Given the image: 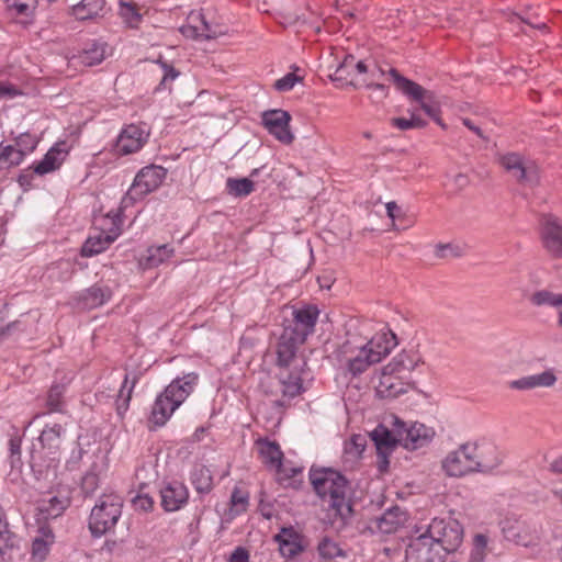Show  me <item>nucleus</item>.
Wrapping results in <instances>:
<instances>
[{
    "mask_svg": "<svg viewBox=\"0 0 562 562\" xmlns=\"http://www.w3.org/2000/svg\"><path fill=\"white\" fill-rule=\"evenodd\" d=\"M304 341L290 328H283L280 335L277 345V359L280 368L279 384L282 397L273 401L276 406H288L292 398L304 391L303 380L307 375L306 361L296 357L297 349Z\"/></svg>",
    "mask_w": 562,
    "mask_h": 562,
    "instance_id": "obj_1",
    "label": "nucleus"
},
{
    "mask_svg": "<svg viewBox=\"0 0 562 562\" xmlns=\"http://www.w3.org/2000/svg\"><path fill=\"white\" fill-rule=\"evenodd\" d=\"M308 476L316 495L328 504L333 516L347 524L353 514L351 487L347 477L331 468H312Z\"/></svg>",
    "mask_w": 562,
    "mask_h": 562,
    "instance_id": "obj_2",
    "label": "nucleus"
},
{
    "mask_svg": "<svg viewBox=\"0 0 562 562\" xmlns=\"http://www.w3.org/2000/svg\"><path fill=\"white\" fill-rule=\"evenodd\" d=\"M65 429L59 424L46 426L31 451V468L38 477L56 479Z\"/></svg>",
    "mask_w": 562,
    "mask_h": 562,
    "instance_id": "obj_3",
    "label": "nucleus"
},
{
    "mask_svg": "<svg viewBox=\"0 0 562 562\" xmlns=\"http://www.w3.org/2000/svg\"><path fill=\"white\" fill-rule=\"evenodd\" d=\"M198 374L194 372L175 379L165 391L157 396L150 414V420L156 426H164L172 413L193 392L198 383Z\"/></svg>",
    "mask_w": 562,
    "mask_h": 562,
    "instance_id": "obj_4",
    "label": "nucleus"
},
{
    "mask_svg": "<svg viewBox=\"0 0 562 562\" xmlns=\"http://www.w3.org/2000/svg\"><path fill=\"white\" fill-rule=\"evenodd\" d=\"M122 498L116 494H104L91 509L89 529L93 537H101L110 531L122 514Z\"/></svg>",
    "mask_w": 562,
    "mask_h": 562,
    "instance_id": "obj_5",
    "label": "nucleus"
},
{
    "mask_svg": "<svg viewBox=\"0 0 562 562\" xmlns=\"http://www.w3.org/2000/svg\"><path fill=\"white\" fill-rule=\"evenodd\" d=\"M389 75L393 79L396 88L401 90L409 99L419 103L422 110L439 125L443 126L440 121V103L434 91L423 88L413 80L403 77L395 68L389 70Z\"/></svg>",
    "mask_w": 562,
    "mask_h": 562,
    "instance_id": "obj_6",
    "label": "nucleus"
},
{
    "mask_svg": "<svg viewBox=\"0 0 562 562\" xmlns=\"http://www.w3.org/2000/svg\"><path fill=\"white\" fill-rule=\"evenodd\" d=\"M167 177V169L157 166L149 165L142 168L132 183L130 190L123 199L125 206L134 203L137 200L143 199L148 193L157 190Z\"/></svg>",
    "mask_w": 562,
    "mask_h": 562,
    "instance_id": "obj_7",
    "label": "nucleus"
},
{
    "mask_svg": "<svg viewBox=\"0 0 562 562\" xmlns=\"http://www.w3.org/2000/svg\"><path fill=\"white\" fill-rule=\"evenodd\" d=\"M425 532L440 544L448 555L456 552L463 540V528L452 518H434Z\"/></svg>",
    "mask_w": 562,
    "mask_h": 562,
    "instance_id": "obj_8",
    "label": "nucleus"
},
{
    "mask_svg": "<svg viewBox=\"0 0 562 562\" xmlns=\"http://www.w3.org/2000/svg\"><path fill=\"white\" fill-rule=\"evenodd\" d=\"M445 549L426 532L411 540L405 551L406 562H447Z\"/></svg>",
    "mask_w": 562,
    "mask_h": 562,
    "instance_id": "obj_9",
    "label": "nucleus"
},
{
    "mask_svg": "<svg viewBox=\"0 0 562 562\" xmlns=\"http://www.w3.org/2000/svg\"><path fill=\"white\" fill-rule=\"evenodd\" d=\"M101 231L91 234L82 246L81 255L83 257H91L105 250L120 235L121 220L119 215H108L103 218Z\"/></svg>",
    "mask_w": 562,
    "mask_h": 562,
    "instance_id": "obj_10",
    "label": "nucleus"
},
{
    "mask_svg": "<svg viewBox=\"0 0 562 562\" xmlns=\"http://www.w3.org/2000/svg\"><path fill=\"white\" fill-rule=\"evenodd\" d=\"M387 353V347H382L380 344H375L374 340H370L359 347L356 355L346 358L347 371L355 378L359 376L370 366L380 362Z\"/></svg>",
    "mask_w": 562,
    "mask_h": 562,
    "instance_id": "obj_11",
    "label": "nucleus"
},
{
    "mask_svg": "<svg viewBox=\"0 0 562 562\" xmlns=\"http://www.w3.org/2000/svg\"><path fill=\"white\" fill-rule=\"evenodd\" d=\"M394 432L398 437V442L408 450H416L429 443L435 436L432 428L424 424L414 423L407 427L406 423L394 417Z\"/></svg>",
    "mask_w": 562,
    "mask_h": 562,
    "instance_id": "obj_12",
    "label": "nucleus"
},
{
    "mask_svg": "<svg viewBox=\"0 0 562 562\" xmlns=\"http://www.w3.org/2000/svg\"><path fill=\"white\" fill-rule=\"evenodd\" d=\"M501 166L513 175L520 183L536 186L539 183V171L536 165L526 162L519 154L507 153L498 156Z\"/></svg>",
    "mask_w": 562,
    "mask_h": 562,
    "instance_id": "obj_13",
    "label": "nucleus"
},
{
    "mask_svg": "<svg viewBox=\"0 0 562 562\" xmlns=\"http://www.w3.org/2000/svg\"><path fill=\"white\" fill-rule=\"evenodd\" d=\"M188 21L189 23L180 29L187 38L209 41L227 34L226 27L209 23L202 13H190Z\"/></svg>",
    "mask_w": 562,
    "mask_h": 562,
    "instance_id": "obj_14",
    "label": "nucleus"
},
{
    "mask_svg": "<svg viewBox=\"0 0 562 562\" xmlns=\"http://www.w3.org/2000/svg\"><path fill=\"white\" fill-rule=\"evenodd\" d=\"M540 226L546 250L554 258H562V221L552 214H543Z\"/></svg>",
    "mask_w": 562,
    "mask_h": 562,
    "instance_id": "obj_15",
    "label": "nucleus"
},
{
    "mask_svg": "<svg viewBox=\"0 0 562 562\" xmlns=\"http://www.w3.org/2000/svg\"><path fill=\"white\" fill-rule=\"evenodd\" d=\"M403 379L404 375L391 372L384 366L379 373V381L375 385L376 395L381 398H396L401 394L407 393L414 383L405 382Z\"/></svg>",
    "mask_w": 562,
    "mask_h": 562,
    "instance_id": "obj_16",
    "label": "nucleus"
},
{
    "mask_svg": "<svg viewBox=\"0 0 562 562\" xmlns=\"http://www.w3.org/2000/svg\"><path fill=\"white\" fill-rule=\"evenodd\" d=\"M262 122L268 132L283 144H291L294 139L290 131L291 115L283 110H270L263 113Z\"/></svg>",
    "mask_w": 562,
    "mask_h": 562,
    "instance_id": "obj_17",
    "label": "nucleus"
},
{
    "mask_svg": "<svg viewBox=\"0 0 562 562\" xmlns=\"http://www.w3.org/2000/svg\"><path fill=\"white\" fill-rule=\"evenodd\" d=\"M70 490L67 486H59L56 494L48 492L38 505V513L42 519H55L70 506Z\"/></svg>",
    "mask_w": 562,
    "mask_h": 562,
    "instance_id": "obj_18",
    "label": "nucleus"
},
{
    "mask_svg": "<svg viewBox=\"0 0 562 562\" xmlns=\"http://www.w3.org/2000/svg\"><path fill=\"white\" fill-rule=\"evenodd\" d=\"M471 450H475L476 472L490 473L502 463V453L493 442H474V447H470Z\"/></svg>",
    "mask_w": 562,
    "mask_h": 562,
    "instance_id": "obj_19",
    "label": "nucleus"
},
{
    "mask_svg": "<svg viewBox=\"0 0 562 562\" xmlns=\"http://www.w3.org/2000/svg\"><path fill=\"white\" fill-rule=\"evenodd\" d=\"M318 315V308L313 305L294 310L292 324L284 328H290L295 335L306 340L307 336L314 331Z\"/></svg>",
    "mask_w": 562,
    "mask_h": 562,
    "instance_id": "obj_20",
    "label": "nucleus"
},
{
    "mask_svg": "<svg viewBox=\"0 0 562 562\" xmlns=\"http://www.w3.org/2000/svg\"><path fill=\"white\" fill-rule=\"evenodd\" d=\"M161 506L166 512L180 509L188 502L187 486L181 482H170L160 490Z\"/></svg>",
    "mask_w": 562,
    "mask_h": 562,
    "instance_id": "obj_21",
    "label": "nucleus"
},
{
    "mask_svg": "<svg viewBox=\"0 0 562 562\" xmlns=\"http://www.w3.org/2000/svg\"><path fill=\"white\" fill-rule=\"evenodd\" d=\"M146 140L145 132L137 125L126 126L116 140V150L123 155H128L142 148Z\"/></svg>",
    "mask_w": 562,
    "mask_h": 562,
    "instance_id": "obj_22",
    "label": "nucleus"
},
{
    "mask_svg": "<svg viewBox=\"0 0 562 562\" xmlns=\"http://www.w3.org/2000/svg\"><path fill=\"white\" fill-rule=\"evenodd\" d=\"M105 471V461L101 456H95L90 468L85 472L81 479V493L85 497H90L99 488L102 474Z\"/></svg>",
    "mask_w": 562,
    "mask_h": 562,
    "instance_id": "obj_23",
    "label": "nucleus"
},
{
    "mask_svg": "<svg viewBox=\"0 0 562 562\" xmlns=\"http://www.w3.org/2000/svg\"><path fill=\"white\" fill-rule=\"evenodd\" d=\"M105 47L106 45L104 43L92 41L80 52L74 54L70 58V63L75 66L85 67L99 65L105 58Z\"/></svg>",
    "mask_w": 562,
    "mask_h": 562,
    "instance_id": "obj_24",
    "label": "nucleus"
},
{
    "mask_svg": "<svg viewBox=\"0 0 562 562\" xmlns=\"http://www.w3.org/2000/svg\"><path fill=\"white\" fill-rule=\"evenodd\" d=\"M424 363L423 357L415 348L405 349L397 353L385 367L391 372L402 375L412 372L416 367Z\"/></svg>",
    "mask_w": 562,
    "mask_h": 562,
    "instance_id": "obj_25",
    "label": "nucleus"
},
{
    "mask_svg": "<svg viewBox=\"0 0 562 562\" xmlns=\"http://www.w3.org/2000/svg\"><path fill=\"white\" fill-rule=\"evenodd\" d=\"M367 440L361 435H353L344 445L342 463L346 469L352 470L358 464L366 449Z\"/></svg>",
    "mask_w": 562,
    "mask_h": 562,
    "instance_id": "obj_26",
    "label": "nucleus"
},
{
    "mask_svg": "<svg viewBox=\"0 0 562 562\" xmlns=\"http://www.w3.org/2000/svg\"><path fill=\"white\" fill-rule=\"evenodd\" d=\"M406 521V513L400 506L386 509L375 519L376 528L383 533L395 532Z\"/></svg>",
    "mask_w": 562,
    "mask_h": 562,
    "instance_id": "obj_27",
    "label": "nucleus"
},
{
    "mask_svg": "<svg viewBox=\"0 0 562 562\" xmlns=\"http://www.w3.org/2000/svg\"><path fill=\"white\" fill-rule=\"evenodd\" d=\"M55 541V536L48 525L38 527L37 535L33 539L32 554L40 562L43 561L49 552L50 546Z\"/></svg>",
    "mask_w": 562,
    "mask_h": 562,
    "instance_id": "obj_28",
    "label": "nucleus"
},
{
    "mask_svg": "<svg viewBox=\"0 0 562 562\" xmlns=\"http://www.w3.org/2000/svg\"><path fill=\"white\" fill-rule=\"evenodd\" d=\"M276 540L279 543L280 553L285 558H293L303 550L299 536L291 528H283L276 536Z\"/></svg>",
    "mask_w": 562,
    "mask_h": 562,
    "instance_id": "obj_29",
    "label": "nucleus"
},
{
    "mask_svg": "<svg viewBox=\"0 0 562 562\" xmlns=\"http://www.w3.org/2000/svg\"><path fill=\"white\" fill-rule=\"evenodd\" d=\"M371 439L375 445L376 452H392L397 443H400L394 429L389 430L383 426H378L371 432Z\"/></svg>",
    "mask_w": 562,
    "mask_h": 562,
    "instance_id": "obj_30",
    "label": "nucleus"
},
{
    "mask_svg": "<svg viewBox=\"0 0 562 562\" xmlns=\"http://www.w3.org/2000/svg\"><path fill=\"white\" fill-rule=\"evenodd\" d=\"M258 445L259 453L263 463L280 471L283 459V452L281 451L280 446L274 441L268 440H260Z\"/></svg>",
    "mask_w": 562,
    "mask_h": 562,
    "instance_id": "obj_31",
    "label": "nucleus"
},
{
    "mask_svg": "<svg viewBox=\"0 0 562 562\" xmlns=\"http://www.w3.org/2000/svg\"><path fill=\"white\" fill-rule=\"evenodd\" d=\"M104 0H81L71 9L72 15L80 21L94 19L104 9Z\"/></svg>",
    "mask_w": 562,
    "mask_h": 562,
    "instance_id": "obj_32",
    "label": "nucleus"
},
{
    "mask_svg": "<svg viewBox=\"0 0 562 562\" xmlns=\"http://www.w3.org/2000/svg\"><path fill=\"white\" fill-rule=\"evenodd\" d=\"M111 297V290L93 285L80 294V301L86 308H95L104 304Z\"/></svg>",
    "mask_w": 562,
    "mask_h": 562,
    "instance_id": "obj_33",
    "label": "nucleus"
},
{
    "mask_svg": "<svg viewBox=\"0 0 562 562\" xmlns=\"http://www.w3.org/2000/svg\"><path fill=\"white\" fill-rule=\"evenodd\" d=\"M442 468L450 476H463L469 473V468L459 450L450 452L442 462Z\"/></svg>",
    "mask_w": 562,
    "mask_h": 562,
    "instance_id": "obj_34",
    "label": "nucleus"
},
{
    "mask_svg": "<svg viewBox=\"0 0 562 562\" xmlns=\"http://www.w3.org/2000/svg\"><path fill=\"white\" fill-rule=\"evenodd\" d=\"M191 482L198 493H209L213 486L211 471L205 465H196L191 474Z\"/></svg>",
    "mask_w": 562,
    "mask_h": 562,
    "instance_id": "obj_35",
    "label": "nucleus"
},
{
    "mask_svg": "<svg viewBox=\"0 0 562 562\" xmlns=\"http://www.w3.org/2000/svg\"><path fill=\"white\" fill-rule=\"evenodd\" d=\"M138 381V376L135 374L130 383V375L126 374L116 398V412L120 416H123L128 409L130 402L132 398L133 390Z\"/></svg>",
    "mask_w": 562,
    "mask_h": 562,
    "instance_id": "obj_36",
    "label": "nucleus"
},
{
    "mask_svg": "<svg viewBox=\"0 0 562 562\" xmlns=\"http://www.w3.org/2000/svg\"><path fill=\"white\" fill-rule=\"evenodd\" d=\"M492 552L490 537L484 533H476L473 537L470 562H484L487 554Z\"/></svg>",
    "mask_w": 562,
    "mask_h": 562,
    "instance_id": "obj_37",
    "label": "nucleus"
},
{
    "mask_svg": "<svg viewBox=\"0 0 562 562\" xmlns=\"http://www.w3.org/2000/svg\"><path fill=\"white\" fill-rule=\"evenodd\" d=\"M529 301L537 307L550 306L559 308L562 306V293H554L549 290H538L530 295Z\"/></svg>",
    "mask_w": 562,
    "mask_h": 562,
    "instance_id": "obj_38",
    "label": "nucleus"
},
{
    "mask_svg": "<svg viewBox=\"0 0 562 562\" xmlns=\"http://www.w3.org/2000/svg\"><path fill=\"white\" fill-rule=\"evenodd\" d=\"M61 153L63 150L56 147L50 148L44 158L34 166L33 171L41 176L54 171L60 165V161L57 159V155Z\"/></svg>",
    "mask_w": 562,
    "mask_h": 562,
    "instance_id": "obj_39",
    "label": "nucleus"
},
{
    "mask_svg": "<svg viewBox=\"0 0 562 562\" xmlns=\"http://www.w3.org/2000/svg\"><path fill=\"white\" fill-rule=\"evenodd\" d=\"M226 189L231 195L247 196L254 191L255 184L248 178H228L226 180Z\"/></svg>",
    "mask_w": 562,
    "mask_h": 562,
    "instance_id": "obj_40",
    "label": "nucleus"
},
{
    "mask_svg": "<svg viewBox=\"0 0 562 562\" xmlns=\"http://www.w3.org/2000/svg\"><path fill=\"white\" fill-rule=\"evenodd\" d=\"M119 14L130 27H137L142 20V15L136 5L125 2L124 0L120 1Z\"/></svg>",
    "mask_w": 562,
    "mask_h": 562,
    "instance_id": "obj_41",
    "label": "nucleus"
},
{
    "mask_svg": "<svg viewBox=\"0 0 562 562\" xmlns=\"http://www.w3.org/2000/svg\"><path fill=\"white\" fill-rule=\"evenodd\" d=\"M65 393V385L64 384H54L50 386L47 400H46V407L48 408V412H61L63 411V396Z\"/></svg>",
    "mask_w": 562,
    "mask_h": 562,
    "instance_id": "obj_42",
    "label": "nucleus"
},
{
    "mask_svg": "<svg viewBox=\"0 0 562 562\" xmlns=\"http://www.w3.org/2000/svg\"><path fill=\"white\" fill-rule=\"evenodd\" d=\"M318 553L322 558L331 560L337 557H345L342 549L331 539L325 537L318 543Z\"/></svg>",
    "mask_w": 562,
    "mask_h": 562,
    "instance_id": "obj_43",
    "label": "nucleus"
},
{
    "mask_svg": "<svg viewBox=\"0 0 562 562\" xmlns=\"http://www.w3.org/2000/svg\"><path fill=\"white\" fill-rule=\"evenodd\" d=\"M391 124L401 131H406L412 128H423L427 125V122L413 112L409 119L393 117L391 120Z\"/></svg>",
    "mask_w": 562,
    "mask_h": 562,
    "instance_id": "obj_44",
    "label": "nucleus"
},
{
    "mask_svg": "<svg viewBox=\"0 0 562 562\" xmlns=\"http://www.w3.org/2000/svg\"><path fill=\"white\" fill-rule=\"evenodd\" d=\"M504 536L507 540L515 542L516 544L527 546L529 538L527 533L522 532L520 524L505 525L503 527Z\"/></svg>",
    "mask_w": 562,
    "mask_h": 562,
    "instance_id": "obj_45",
    "label": "nucleus"
},
{
    "mask_svg": "<svg viewBox=\"0 0 562 562\" xmlns=\"http://www.w3.org/2000/svg\"><path fill=\"white\" fill-rule=\"evenodd\" d=\"M535 387H552L557 383V375L553 369H548L541 373L530 375Z\"/></svg>",
    "mask_w": 562,
    "mask_h": 562,
    "instance_id": "obj_46",
    "label": "nucleus"
},
{
    "mask_svg": "<svg viewBox=\"0 0 562 562\" xmlns=\"http://www.w3.org/2000/svg\"><path fill=\"white\" fill-rule=\"evenodd\" d=\"M161 66L165 70L164 76L159 82V85L156 87L155 91H162V90H171L169 83L173 81L178 76L179 71H177L172 66L168 65L167 63H161Z\"/></svg>",
    "mask_w": 562,
    "mask_h": 562,
    "instance_id": "obj_47",
    "label": "nucleus"
},
{
    "mask_svg": "<svg viewBox=\"0 0 562 562\" xmlns=\"http://www.w3.org/2000/svg\"><path fill=\"white\" fill-rule=\"evenodd\" d=\"M232 509L235 510L236 514L243 513L246 510L248 505V495L243 491L235 488L231 496Z\"/></svg>",
    "mask_w": 562,
    "mask_h": 562,
    "instance_id": "obj_48",
    "label": "nucleus"
},
{
    "mask_svg": "<svg viewBox=\"0 0 562 562\" xmlns=\"http://www.w3.org/2000/svg\"><path fill=\"white\" fill-rule=\"evenodd\" d=\"M302 78L293 72L286 74L284 77L278 79L273 87L279 92H285L293 89L296 82L301 81Z\"/></svg>",
    "mask_w": 562,
    "mask_h": 562,
    "instance_id": "obj_49",
    "label": "nucleus"
},
{
    "mask_svg": "<svg viewBox=\"0 0 562 562\" xmlns=\"http://www.w3.org/2000/svg\"><path fill=\"white\" fill-rule=\"evenodd\" d=\"M470 447H474V442H467L464 445H461L460 448L458 449L469 468V473L476 472V457L474 456L475 450L470 451Z\"/></svg>",
    "mask_w": 562,
    "mask_h": 562,
    "instance_id": "obj_50",
    "label": "nucleus"
},
{
    "mask_svg": "<svg viewBox=\"0 0 562 562\" xmlns=\"http://www.w3.org/2000/svg\"><path fill=\"white\" fill-rule=\"evenodd\" d=\"M15 145L18 148L23 149L26 154L35 149L37 139L30 133H22L15 138Z\"/></svg>",
    "mask_w": 562,
    "mask_h": 562,
    "instance_id": "obj_51",
    "label": "nucleus"
},
{
    "mask_svg": "<svg viewBox=\"0 0 562 562\" xmlns=\"http://www.w3.org/2000/svg\"><path fill=\"white\" fill-rule=\"evenodd\" d=\"M435 256H436V258H439V259H443L449 256L459 257L460 248L452 244H438V245H436V248H435Z\"/></svg>",
    "mask_w": 562,
    "mask_h": 562,
    "instance_id": "obj_52",
    "label": "nucleus"
},
{
    "mask_svg": "<svg viewBox=\"0 0 562 562\" xmlns=\"http://www.w3.org/2000/svg\"><path fill=\"white\" fill-rule=\"evenodd\" d=\"M5 150L9 153L10 167L20 165L26 155L23 149L16 148L12 145H7Z\"/></svg>",
    "mask_w": 562,
    "mask_h": 562,
    "instance_id": "obj_53",
    "label": "nucleus"
},
{
    "mask_svg": "<svg viewBox=\"0 0 562 562\" xmlns=\"http://www.w3.org/2000/svg\"><path fill=\"white\" fill-rule=\"evenodd\" d=\"M509 387L519 391H528L536 389L530 375L522 376L520 379L512 381L509 383Z\"/></svg>",
    "mask_w": 562,
    "mask_h": 562,
    "instance_id": "obj_54",
    "label": "nucleus"
},
{
    "mask_svg": "<svg viewBox=\"0 0 562 562\" xmlns=\"http://www.w3.org/2000/svg\"><path fill=\"white\" fill-rule=\"evenodd\" d=\"M355 58L351 55H348L345 57L344 61L338 65L335 72L330 75L331 80H338L342 77V71L346 69H353L355 68Z\"/></svg>",
    "mask_w": 562,
    "mask_h": 562,
    "instance_id": "obj_55",
    "label": "nucleus"
},
{
    "mask_svg": "<svg viewBox=\"0 0 562 562\" xmlns=\"http://www.w3.org/2000/svg\"><path fill=\"white\" fill-rule=\"evenodd\" d=\"M228 562H249V552L243 547H237L232 552Z\"/></svg>",
    "mask_w": 562,
    "mask_h": 562,
    "instance_id": "obj_56",
    "label": "nucleus"
},
{
    "mask_svg": "<svg viewBox=\"0 0 562 562\" xmlns=\"http://www.w3.org/2000/svg\"><path fill=\"white\" fill-rule=\"evenodd\" d=\"M134 503L137 507H139L140 509L147 512L149 509L153 508V505H154V501L151 497H149L148 495H138L135 499H134Z\"/></svg>",
    "mask_w": 562,
    "mask_h": 562,
    "instance_id": "obj_57",
    "label": "nucleus"
},
{
    "mask_svg": "<svg viewBox=\"0 0 562 562\" xmlns=\"http://www.w3.org/2000/svg\"><path fill=\"white\" fill-rule=\"evenodd\" d=\"M9 9H14L18 14H27L30 7L26 3L19 2L18 0H7Z\"/></svg>",
    "mask_w": 562,
    "mask_h": 562,
    "instance_id": "obj_58",
    "label": "nucleus"
},
{
    "mask_svg": "<svg viewBox=\"0 0 562 562\" xmlns=\"http://www.w3.org/2000/svg\"><path fill=\"white\" fill-rule=\"evenodd\" d=\"M392 452H376V457H378V461H376V464H378V469L380 472H385L389 468V464H390V461H389V457Z\"/></svg>",
    "mask_w": 562,
    "mask_h": 562,
    "instance_id": "obj_59",
    "label": "nucleus"
},
{
    "mask_svg": "<svg viewBox=\"0 0 562 562\" xmlns=\"http://www.w3.org/2000/svg\"><path fill=\"white\" fill-rule=\"evenodd\" d=\"M19 325L20 322L18 321L4 324V322L0 319V338L10 335L12 330L19 327Z\"/></svg>",
    "mask_w": 562,
    "mask_h": 562,
    "instance_id": "obj_60",
    "label": "nucleus"
},
{
    "mask_svg": "<svg viewBox=\"0 0 562 562\" xmlns=\"http://www.w3.org/2000/svg\"><path fill=\"white\" fill-rule=\"evenodd\" d=\"M171 251H172V250H169V248H168V246H167V245H164V246L159 247V248L157 249V252H159L161 256H160L158 259H156L154 256H150V257L148 258V260H149V262H150L149 265H150V266H157L159 262H161V261L164 260L162 256L168 257V256L170 255V252H171Z\"/></svg>",
    "mask_w": 562,
    "mask_h": 562,
    "instance_id": "obj_61",
    "label": "nucleus"
},
{
    "mask_svg": "<svg viewBox=\"0 0 562 562\" xmlns=\"http://www.w3.org/2000/svg\"><path fill=\"white\" fill-rule=\"evenodd\" d=\"M462 123L464 126H467L470 131L475 133L480 138L486 139V136L484 135L483 131L476 126L470 119H462Z\"/></svg>",
    "mask_w": 562,
    "mask_h": 562,
    "instance_id": "obj_62",
    "label": "nucleus"
},
{
    "mask_svg": "<svg viewBox=\"0 0 562 562\" xmlns=\"http://www.w3.org/2000/svg\"><path fill=\"white\" fill-rule=\"evenodd\" d=\"M453 183L457 186L458 189H463L468 186L469 180L468 177L463 173H457L452 177Z\"/></svg>",
    "mask_w": 562,
    "mask_h": 562,
    "instance_id": "obj_63",
    "label": "nucleus"
},
{
    "mask_svg": "<svg viewBox=\"0 0 562 562\" xmlns=\"http://www.w3.org/2000/svg\"><path fill=\"white\" fill-rule=\"evenodd\" d=\"M318 284L322 289L329 290L334 283V279L330 274H324L317 278Z\"/></svg>",
    "mask_w": 562,
    "mask_h": 562,
    "instance_id": "obj_64",
    "label": "nucleus"
}]
</instances>
